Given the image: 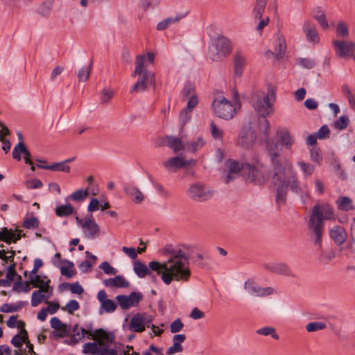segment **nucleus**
Returning a JSON list of instances; mask_svg holds the SVG:
<instances>
[{"label":"nucleus","mask_w":355,"mask_h":355,"mask_svg":"<svg viewBox=\"0 0 355 355\" xmlns=\"http://www.w3.org/2000/svg\"><path fill=\"white\" fill-rule=\"evenodd\" d=\"M275 139L276 141L268 139L266 141V150L272 166V177L277 186V202L283 203L288 188L294 193L300 192L297 173L293 164L287 159H282L280 154L282 148L291 150L295 139L289 130L284 127L277 129Z\"/></svg>","instance_id":"1"},{"label":"nucleus","mask_w":355,"mask_h":355,"mask_svg":"<svg viewBox=\"0 0 355 355\" xmlns=\"http://www.w3.org/2000/svg\"><path fill=\"white\" fill-rule=\"evenodd\" d=\"M150 269L160 275L162 282L167 286L173 282H189L191 271L187 255L180 249H174L168 252V257L164 262L157 261L149 262Z\"/></svg>","instance_id":"2"},{"label":"nucleus","mask_w":355,"mask_h":355,"mask_svg":"<svg viewBox=\"0 0 355 355\" xmlns=\"http://www.w3.org/2000/svg\"><path fill=\"white\" fill-rule=\"evenodd\" d=\"M155 54L148 52L147 54H139L135 58V68L132 73V77L137 76V80L130 89L131 93H138L145 91L148 86L155 85V74L147 69L148 64H153Z\"/></svg>","instance_id":"3"},{"label":"nucleus","mask_w":355,"mask_h":355,"mask_svg":"<svg viewBox=\"0 0 355 355\" xmlns=\"http://www.w3.org/2000/svg\"><path fill=\"white\" fill-rule=\"evenodd\" d=\"M324 220H335L334 209L327 203L317 204L311 210L308 227L315 243L319 245L324 230Z\"/></svg>","instance_id":"4"},{"label":"nucleus","mask_w":355,"mask_h":355,"mask_svg":"<svg viewBox=\"0 0 355 355\" xmlns=\"http://www.w3.org/2000/svg\"><path fill=\"white\" fill-rule=\"evenodd\" d=\"M272 173V166H271L270 172H268L264 164L258 159H254L251 162L244 164L243 175L249 182L257 185H261L269 178H271L274 185L276 187L277 193V186L274 182Z\"/></svg>","instance_id":"5"},{"label":"nucleus","mask_w":355,"mask_h":355,"mask_svg":"<svg viewBox=\"0 0 355 355\" xmlns=\"http://www.w3.org/2000/svg\"><path fill=\"white\" fill-rule=\"evenodd\" d=\"M275 100V92L273 89H268L267 93L257 91L252 96L251 104L257 114L266 117L272 114Z\"/></svg>","instance_id":"6"},{"label":"nucleus","mask_w":355,"mask_h":355,"mask_svg":"<svg viewBox=\"0 0 355 355\" xmlns=\"http://www.w3.org/2000/svg\"><path fill=\"white\" fill-rule=\"evenodd\" d=\"M211 108L216 116L225 120L232 119L236 112V105L223 96L213 100Z\"/></svg>","instance_id":"7"},{"label":"nucleus","mask_w":355,"mask_h":355,"mask_svg":"<svg viewBox=\"0 0 355 355\" xmlns=\"http://www.w3.org/2000/svg\"><path fill=\"white\" fill-rule=\"evenodd\" d=\"M232 50L231 40L223 35H219L216 39L213 48L209 49V54L211 60L218 61L230 55Z\"/></svg>","instance_id":"8"},{"label":"nucleus","mask_w":355,"mask_h":355,"mask_svg":"<svg viewBox=\"0 0 355 355\" xmlns=\"http://www.w3.org/2000/svg\"><path fill=\"white\" fill-rule=\"evenodd\" d=\"M74 331L76 333L73 335L72 340L76 343H78L85 338L93 340H112V334L106 332L102 329L93 331L92 329H85L84 328L78 329V327H76Z\"/></svg>","instance_id":"9"},{"label":"nucleus","mask_w":355,"mask_h":355,"mask_svg":"<svg viewBox=\"0 0 355 355\" xmlns=\"http://www.w3.org/2000/svg\"><path fill=\"white\" fill-rule=\"evenodd\" d=\"M187 195L193 200L202 202L210 199L213 192L205 184L197 182L189 186L187 190Z\"/></svg>","instance_id":"10"},{"label":"nucleus","mask_w":355,"mask_h":355,"mask_svg":"<svg viewBox=\"0 0 355 355\" xmlns=\"http://www.w3.org/2000/svg\"><path fill=\"white\" fill-rule=\"evenodd\" d=\"M152 321L151 315L144 313H138L131 318L128 329L132 332L141 333L145 331L146 327H150Z\"/></svg>","instance_id":"11"},{"label":"nucleus","mask_w":355,"mask_h":355,"mask_svg":"<svg viewBox=\"0 0 355 355\" xmlns=\"http://www.w3.org/2000/svg\"><path fill=\"white\" fill-rule=\"evenodd\" d=\"M163 166L169 172H176L182 168L193 167L196 165L195 159H186L184 156L178 155L162 163Z\"/></svg>","instance_id":"12"},{"label":"nucleus","mask_w":355,"mask_h":355,"mask_svg":"<svg viewBox=\"0 0 355 355\" xmlns=\"http://www.w3.org/2000/svg\"><path fill=\"white\" fill-rule=\"evenodd\" d=\"M77 223L81 227L85 236L89 239H94L100 234V227L96 223L92 216L82 219L76 218Z\"/></svg>","instance_id":"13"},{"label":"nucleus","mask_w":355,"mask_h":355,"mask_svg":"<svg viewBox=\"0 0 355 355\" xmlns=\"http://www.w3.org/2000/svg\"><path fill=\"white\" fill-rule=\"evenodd\" d=\"M257 139V135L255 128L250 125L243 128L238 138L237 145L243 148L248 149L254 145Z\"/></svg>","instance_id":"14"},{"label":"nucleus","mask_w":355,"mask_h":355,"mask_svg":"<svg viewBox=\"0 0 355 355\" xmlns=\"http://www.w3.org/2000/svg\"><path fill=\"white\" fill-rule=\"evenodd\" d=\"M244 289L251 295L263 297L277 293L272 287H260L253 279H249L244 284Z\"/></svg>","instance_id":"15"},{"label":"nucleus","mask_w":355,"mask_h":355,"mask_svg":"<svg viewBox=\"0 0 355 355\" xmlns=\"http://www.w3.org/2000/svg\"><path fill=\"white\" fill-rule=\"evenodd\" d=\"M336 53L340 58L350 57L355 51V43L348 40H334L332 42Z\"/></svg>","instance_id":"16"},{"label":"nucleus","mask_w":355,"mask_h":355,"mask_svg":"<svg viewBox=\"0 0 355 355\" xmlns=\"http://www.w3.org/2000/svg\"><path fill=\"white\" fill-rule=\"evenodd\" d=\"M142 295L140 293L132 292L129 295H118L116 299L120 306L123 309H128L137 306L142 300Z\"/></svg>","instance_id":"17"},{"label":"nucleus","mask_w":355,"mask_h":355,"mask_svg":"<svg viewBox=\"0 0 355 355\" xmlns=\"http://www.w3.org/2000/svg\"><path fill=\"white\" fill-rule=\"evenodd\" d=\"M114 338L112 334L111 340H106L105 339L94 340V342L87 343L83 346V353L85 354L98 355L102 347L106 343H112L114 342Z\"/></svg>","instance_id":"18"},{"label":"nucleus","mask_w":355,"mask_h":355,"mask_svg":"<svg viewBox=\"0 0 355 355\" xmlns=\"http://www.w3.org/2000/svg\"><path fill=\"white\" fill-rule=\"evenodd\" d=\"M303 32L306 40L312 44H317L320 42V37L315 24L309 20L304 22L302 26Z\"/></svg>","instance_id":"19"},{"label":"nucleus","mask_w":355,"mask_h":355,"mask_svg":"<svg viewBox=\"0 0 355 355\" xmlns=\"http://www.w3.org/2000/svg\"><path fill=\"white\" fill-rule=\"evenodd\" d=\"M265 268L276 274L295 277V274L285 263H268L265 264Z\"/></svg>","instance_id":"20"},{"label":"nucleus","mask_w":355,"mask_h":355,"mask_svg":"<svg viewBox=\"0 0 355 355\" xmlns=\"http://www.w3.org/2000/svg\"><path fill=\"white\" fill-rule=\"evenodd\" d=\"M166 144L162 143L157 144V146L166 145L170 148L175 153H178L184 149H187L186 144L183 140V138H179L173 136H167L165 138Z\"/></svg>","instance_id":"21"},{"label":"nucleus","mask_w":355,"mask_h":355,"mask_svg":"<svg viewBox=\"0 0 355 355\" xmlns=\"http://www.w3.org/2000/svg\"><path fill=\"white\" fill-rule=\"evenodd\" d=\"M234 73L236 76L241 77L246 64V55L241 51H236L233 57Z\"/></svg>","instance_id":"22"},{"label":"nucleus","mask_w":355,"mask_h":355,"mask_svg":"<svg viewBox=\"0 0 355 355\" xmlns=\"http://www.w3.org/2000/svg\"><path fill=\"white\" fill-rule=\"evenodd\" d=\"M21 155H24V159L26 164H32L31 153L23 141L17 144L12 150V157L17 161H20L21 159Z\"/></svg>","instance_id":"23"},{"label":"nucleus","mask_w":355,"mask_h":355,"mask_svg":"<svg viewBox=\"0 0 355 355\" xmlns=\"http://www.w3.org/2000/svg\"><path fill=\"white\" fill-rule=\"evenodd\" d=\"M227 166L228 171L225 178V183L232 181L241 171L243 173L244 164H241L236 161L229 160L227 163Z\"/></svg>","instance_id":"24"},{"label":"nucleus","mask_w":355,"mask_h":355,"mask_svg":"<svg viewBox=\"0 0 355 355\" xmlns=\"http://www.w3.org/2000/svg\"><path fill=\"white\" fill-rule=\"evenodd\" d=\"M123 191L136 204H139L144 200V194L137 187L133 184H126L123 187Z\"/></svg>","instance_id":"25"},{"label":"nucleus","mask_w":355,"mask_h":355,"mask_svg":"<svg viewBox=\"0 0 355 355\" xmlns=\"http://www.w3.org/2000/svg\"><path fill=\"white\" fill-rule=\"evenodd\" d=\"M257 130L261 140H266L265 142L270 139L269 135L270 131V123L266 117L259 119L257 127H254Z\"/></svg>","instance_id":"26"},{"label":"nucleus","mask_w":355,"mask_h":355,"mask_svg":"<svg viewBox=\"0 0 355 355\" xmlns=\"http://www.w3.org/2000/svg\"><path fill=\"white\" fill-rule=\"evenodd\" d=\"M51 327L55 331V335L58 337H64L69 334V328L67 325L62 323L59 318L53 317L50 321Z\"/></svg>","instance_id":"27"},{"label":"nucleus","mask_w":355,"mask_h":355,"mask_svg":"<svg viewBox=\"0 0 355 355\" xmlns=\"http://www.w3.org/2000/svg\"><path fill=\"white\" fill-rule=\"evenodd\" d=\"M29 282L33 287L39 288V290L42 291L43 293L50 292V293H51L52 289H51L49 286L50 280L44 281L40 275H31Z\"/></svg>","instance_id":"28"},{"label":"nucleus","mask_w":355,"mask_h":355,"mask_svg":"<svg viewBox=\"0 0 355 355\" xmlns=\"http://www.w3.org/2000/svg\"><path fill=\"white\" fill-rule=\"evenodd\" d=\"M329 236L338 245L343 244L347 239V234L345 229L338 225L330 230Z\"/></svg>","instance_id":"29"},{"label":"nucleus","mask_w":355,"mask_h":355,"mask_svg":"<svg viewBox=\"0 0 355 355\" xmlns=\"http://www.w3.org/2000/svg\"><path fill=\"white\" fill-rule=\"evenodd\" d=\"M103 284L106 287L112 288H127L130 286L129 282L121 275L103 280Z\"/></svg>","instance_id":"30"},{"label":"nucleus","mask_w":355,"mask_h":355,"mask_svg":"<svg viewBox=\"0 0 355 355\" xmlns=\"http://www.w3.org/2000/svg\"><path fill=\"white\" fill-rule=\"evenodd\" d=\"M206 144V140L202 135H198L193 137L191 141L186 144L187 149L189 151L195 153L201 148Z\"/></svg>","instance_id":"31"},{"label":"nucleus","mask_w":355,"mask_h":355,"mask_svg":"<svg viewBox=\"0 0 355 355\" xmlns=\"http://www.w3.org/2000/svg\"><path fill=\"white\" fill-rule=\"evenodd\" d=\"M20 324L18 326L19 328L22 327L19 334L15 335L11 340V343L16 347H21V345L25 343L28 338L27 331L24 329V323L19 322Z\"/></svg>","instance_id":"32"},{"label":"nucleus","mask_w":355,"mask_h":355,"mask_svg":"<svg viewBox=\"0 0 355 355\" xmlns=\"http://www.w3.org/2000/svg\"><path fill=\"white\" fill-rule=\"evenodd\" d=\"M336 203L338 209L340 210L347 211L354 209L352 199L347 196H340L336 201Z\"/></svg>","instance_id":"33"},{"label":"nucleus","mask_w":355,"mask_h":355,"mask_svg":"<svg viewBox=\"0 0 355 355\" xmlns=\"http://www.w3.org/2000/svg\"><path fill=\"white\" fill-rule=\"evenodd\" d=\"M21 235L19 233L16 234L12 230H5L0 232V241H3L8 243L11 242L15 243L17 241L20 239Z\"/></svg>","instance_id":"34"},{"label":"nucleus","mask_w":355,"mask_h":355,"mask_svg":"<svg viewBox=\"0 0 355 355\" xmlns=\"http://www.w3.org/2000/svg\"><path fill=\"white\" fill-rule=\"evenodd\" d=\"M39 168L48 169L54 171H62L69 173L70 172V166L68 164H66V162H61L58 163H55L51 165H38Z\"/></svg>","instance_id":"35"},{"label":"nucleus","mask_w":355,"mask_h":355,"mask_svg":"<svg viewBox=\"0 0 355 355\" xmlns=\"http://www.w3.org/2000/svg\"><path fill=\"white\" fill-rule=\"evenodd\" d=\"M133 270L137 275L140 278H144L150 273V270L147 266L140 261H136L134 263Z\"/></svg>","instance_id":"36"},{"label":"nucleus","mask_w":355,"mask_h":355,"mask_svg":"<svg viewBox=\"0 0 355 355\" xmlns=\"http://www.w3.org/2000/svg\"><path fill=\"white\" fill-rule=\"evenodd\" d=\"M55 214L59 217H67L74 212L73 207L70 204L60 205L55 208Z\"/></svg>","instance_id":"37"},{"label":"nucleus","mask_w":355,"mask_h":355,"mask_svg":"<svg viewBox=\"0 0 355 355\" xmlns=\"http://www.w3.org/2000/svg\"><path fill=\"white\" fill-rule=\"evenodd\" d=\"M62 262L66 265L60 267L61 274L68 278L72 277L76 274L73 263L67 260H63Z\"/></svg>","instance_id":"38"},{"label":"nucleus","mask_w":355,"mask_h":355,"mask_svg":"<svg viewBox=\"0 0 355 355\" xmlns=\"http://www.w3.org/2000/svg\"><path fill=\"white\" fill-rule=\"evenodd\" d=\"M89 187L86 189H78L73 192L67 198L73 201L81 202L86 199L89 196Z\"/></svg>","instance_id":"39"},{"label":"nucleus","mask_w":355,"mask_h":355,"mask_svg":"<svg viewBox=\"0 0 355 355\" xmlns=\"http://www.w3.org/2000/svg\"><path fill=\"white\" fill-rule=\"evenodd\" d=\"M268 0H257L253 8V15L256 19H261L264 12Z\"/></svg>","instance_id":"40"},{"label":"nucleus","mask_w":355,"mask_h":355,"mask_svg":"<svg viewBox=\"0 0 355 355\" xmlns=\"http://www.w3.org/2000/svg\"><path fill=\"white\" fill-rule=\"evenodd\" d=\"M256 333L259 335H262L265 336H270L275 340L279 339V336L276 332L275 328L272 327L266 326L259 328L256 331Z\"/></svg>","instance_id":"41"},{"label":"nucleus","mask_w":355,"mask_h":355,"mask_svg":"<svg viewBox=\"0 0 355 355\" xmlns=\"http://www.w3.org/2000/svg\"><path fill=\"white\" fill-rule=\"evenodd\" d=\"M53 6V0H46L44 1L37 8V12L43 16L46 17L50 14L51 10Z\"/></svg>","instance_id":"42"},{"label":"nucleus","mask_w":355,"mask_h":355,"mask_svg":"<svg viewBox=\"0 0 355 355\" xmlns=\"http://www.w3.org/2000/svg\"><path fill=\"white\" fill-rule=\"evenodd\" d=\"M327 327V324L322 321H315L308 323L305 328L307 332L312 333L323 330Z\"/></svg>","instance_id":"43"},{"label":"nucleus","mask_w":355,"mask_h":355,"mask_svg":"<svg viewBox=\"0 0 355 355\" xmlns=\"http://www.w3.org/2000/svg\"><path fill=\"white\" fill-rule=\"evenodd\" d=\"M277 43V47L275 49V55L277 58H281L283 57L286 49V41L282 36H279Z\"/></svg>","instance_id":"44"},{"label":"nucleus","mask_w":355,"mask_h":355,"mask_svg":"<svg viewBox=\"0 0 355 355\" xmlns=\"http://www.w3.org/2000/svg\"><path fill=\"white\" fill-rule=\"evenodd\" d=\"M297 165L301 168L304 177L311 175L314 171V166L303 161H298Z\"/></svg>","instance_id":"45"},{"label":"nucleus","mask_w":355,"mask_h":355,"mask_svg":"<svg viewBox=\"0 0 355 355\" xmlns=\"http://www.w3.org/2000/svg\"><path fill=\"white\" fill-rule=\"evenodd\" d=\"M210 132L214 139L220 141L223 140V130L213 121L210 123Z\"/></svg>","instance_id":"46"},{"label":"nucleus","mask_w":355,"mask_h":355,"mask_svg":"<svg viewBox=\"0 0 355 355\" xmlns=\"http://www.w3.org/2000/svg\"><path fill=\"white\" fill-rule=\"evenodd\" d=\"M92 68V63L87 67H83L78 73V78L79 81L85 82L88 80Z\"/></svg>","instance_id":"47"},{"label":"nucleus","mask_w":355,"mask_h":355,"mask_svg":"<svg viewBox=\"0 0 355 355\" xmlns=\"http://www.w3.org/2000/svg\"><path fill=\"white\" fill-rule=\"evenodd\" d=\"M313 17L317 20L323 29H327L329 24L327 21L324 12L322 10H318L313 13Z\"/></svg>","instance_id":"48"},{"label":"nucleus","mask_w":355,"mask_h":355,"mask_svg":"<svg viewBox=\"0 0 355 355\" xmlns=\"http://www.w3.org/2000/svg\"><path fill=\"white\" fill-rule=\"evenodd\" d=\"M42 291L38 290L35 291L32 293L31 302L32 306L35 307L43 302L44 299L46 297V295L44 294H42Z\"/></svg>","instance_id":"49"},{"label":"nucleus","mask_w":355,"mask_h":355,"mask_svg":"<svg viewBox=\"0 0 355 355\" xmlns=\"http://www.w3.org/2000/svg\"><path fill=\"white\" fill-rule=\"evenodd\" d=\"M13 290L18 293H28L31 290L29 282H16L13 285Z\"/></svg>","instance_id":"50"},{"label":"nucleus","mask_w":355,"mask_h":355,"mask_svg":"<svg viewBox=\"0 0 355 355\" xmlns=\"http://www.w3.org/2000/svg\"><path fill=\"white\" fill-rule=\"evenodd\" d=\"M336 31L338 37H347L349 35L348 27L347 24L343 21L338 23Z\"/></svg>","instance_id":"51"},{"label":"nucleus","mask_w":355,"mask_h":355,"mask_svg":"<svg viewBox=\"0 0 355 355\" xmlns=\"http://www.w3.org/2000/svg\"><path fill=\"white\" fill-rule=\"evenodd\" d=\"M80 308V305L78 301L75 300H70L65 306L62 307V311H67L70 314H73V313Z\"/></svg>","instance_id":"52"},{"label":"nucleus","mask_w":355,"mask_h":355,"mask_svg":"<svg viewBox=\"0 0 355 355\" xmlns=\"http://www.w3.org/2000/svg\"><path fill=\"white\" fill-rule=\"evenodd\" d=\"M101 307L107 313H111L115 311L116 308V303L112 300H107L102 302Z\"/></svg>","instance_id":"53"},{"label":"nucleus","mask_w":355,"mask_h":355,"mask_svg":"<svg viewBox=\"0 0 355 355\" xmlns=\"http://www.w3.org/2000/svg\"><path fill=\"white\" fill-rule=\"evenodd\" d=\"M349 123V119L345 116H340L334 123V127L339 130L345 129Z\"/></svg>","instance_id":"54"},{"label":"nucleus","mask_w":355,"mask_h":355,"mask_svg":"<svg viewBox=\"0 0 355 355\" xmlns=\"http://www.w3.org/2000/svg\"><path fill=\"white\" fill-rule=\"evenodd\" d=\"M99 268L107 275H115L117 272L116 269L113 268L107 261H103Z\"/></svg>","instance_id":"55"},{"label":"nucleus","mask_w":355,"mask_h":355,"mask_svg":"<svg viewBox=\"0 0 355 355\" xmlns=\"http://www.w3.org/2000/svg\"><path fill=\"white\" fill-rule=\"evenodd\" d=\"M197 261H199L202 267H205L209 261H211V257L209 254H198L196 255Z\"/></svg>","instance_id":"56"},{"label":"nucleus","mask_w":355,"mask_h":355,"mask_svg":"<svg viewBox=\"0 0 355 355\" xmlns=\"http://www.w3.org/2000/svg\"><path fill=\"white\" fill-rule=\"evenodd\" d=\"M26 187L28 189H39L43 186L42 182L38 179H30L26 181Z\"/></svg>","instance_id":"57"},{"label":"nucleus","mask_w":355,"mask_h":355,"mask_svg":"<svg viewBox=\"0 0 355 355\" xmlns=\"http://www.w3.org/2000/svg\"><path fill=\"white\" fill-rule=\"evenodd\" d=\"M184 327V324L180 319H176L174 320L170 326V330L171 333H177L180 331Z\"/></svg>","instance_id":"58"},{"label":"nucleus","mask_w":355,"mask_h":355,"mask_svg":"<svg viewBox=\"0 0 355 355\" xmlns=\"http://www.w3.org/2000/svg\"><path fill=\"white\" fill-rule=\"evenodd\" d=\"M39 225V220L37 218L33 217L26 219L24 223V227L27 229H34Z\"/></svg>","instance_id":"59"},{"label":"nucleus","mask_w":355,"mask_h":355,"mask_svg":"<svg viewBox=\"0 0 355 355\" xmlns=\"http://www.w3.org/2000/svg\"><path fill=\"white\" fill-rule=\"evenodd\" d=\"M112 343H106L101 349L98 355H117L114 349L110 348Z\"/></svg>","instance_id":"60"},{"label":"nucleus","mask_w":355,"mask_h":355,"mask_svg":"<svg viewBox=\"0 0 355 355\" xmlns=\"http://www.w3.org/2000/svg\"><path fill=\"white\" fill-rule=\"evenodd\" d=\"M191 112L192 111L187 110L186 107L182 110L180 114V119L183 124H185L190 121L191 118Z\"/></svg>","instance_id":"61"},{"label":"nucleus","mask_w":355,"mask_h":355,"mask_svg":"<svg viewBox=\"0 0 355 355\" xmlns=\"http://www.w3.org/2000/svg\"><path fill=\"white\" fill-rule=\"evenodd\" d=\"M44 302L48 304V306L45 307V309L50 314L56 313L60 307L59 303L51 302L47 300H46Z\"/></svg>","instance_id":"62"},{"label":"nucleus","mask_w":355,"mask_h":355,"mask_svg":"<svg viewBox=\"0 0 355 355\" xmlns=\"http://www.w3.org/2000/svg\"><path fill=\"white\" fill-rule=\"evenodd\" d=\"M182 94L185 97L190 98L192 95H196L194 87L191 85L187 84L183 88Z\"/></svg>","instance_id":"63"},{"label":"nucleus","mask_w":355,"mask_h":355,"mask_svg":"<svg viewBox=\"0 0 355 355\" xmlns=\"http://www.w3.org/2000/svg\"><path fill=\"white\" fill-rule=\"evenodd\" d=\"M198 103V98L196 95H192L190 98H189V101L187 104L186 108L191 111H193V108L196 107Z\"/></svg>","instance_id":"64"}]
</instances>
